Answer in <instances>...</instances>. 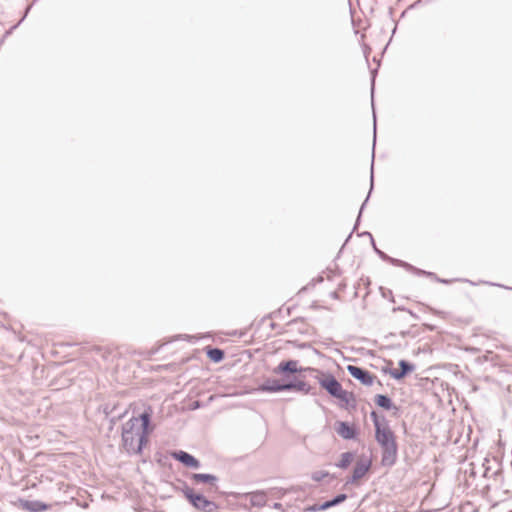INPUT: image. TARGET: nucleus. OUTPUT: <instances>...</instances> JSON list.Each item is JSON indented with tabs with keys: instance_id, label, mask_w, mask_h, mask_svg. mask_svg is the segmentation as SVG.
<instances>
[{
	"instance_id": "58836bf2",
	"label": "nucleus",
	"mask_w": 512,
	"mask_h": 512,
	"mask_svg": "<svg viewBox=\"0 0 512 512\" xmlns=\"http://www.w3.org/2000/svg\"><path fill=\"white\" fill-rule=\"evenodd\" d=\"M341 275V269L336 266V270L335 271H332L331 269H327V278L329 280H331L334 276H339Z\"/></svg>"
},
{
	"instance_id": "c85d7f7f",
	"label": "nucleus",
	"mask_w": 512,
	"mask_h": 512,
	"mask_svg": "<svg viewBox=\"0 0 512 512\" xmlns=\"http://www.w3.org/2000/svg\"><path fill=\"white\" fill-rule=\"evenodd\" d=\"M268 492V496H272L274 498H277V499H281L285 494H286V491L285 489L283 488H271L269 490H266Z\"/></svg>"
},
{
	"instance_id": "39448f33",
	"label": "nucleus",
	"mask_w": 512,
	"mask_h": 512,
	"mask_svg": "<svg viewBox=\"0 0 512 512\" xmlns=\"http://www.w3.org/2000/svg\"><path fill=\"white\" fill-rule=\"evenodd\" d=\"M320 388L324 390L331 398L343 387L335 375L329 370H322L319 375H314Z\"/></svg>"
},
{
	"instance_id": "4c0bfd02",
	"label": "nucleus",
	"mask_w": 512,
	"mask_h": 512,
	"mask_svg": "<svg viewBox=\"0 0 512 512\" xmlns=\"http://www.w3.org/2000/svg\"><path fill=\"white\" fill-rule=\"evenodd\" d=\"M361 46H362V50H363L364 57H365L366 61L368 62V57H369V55L371 54L372 49H371V47H370L368 44H366L365 42H362Z\"/></svg>"
},
{
	"instance_id": "49530a36",
	"label": "nucleus",
	"mask_w": 512,
	"mask_h": 512,
	"mask_svg": "<svg viewBox=\"0 0 512 512\" xmlns=\"http://www.w3.org/2000/svg\"><path fill=\"white\" fill-rule=\"evenodd\" d=\"M423 327L425 330L430 331V332L436 331V329H437L436 325L430 324V323H424Z\"/></svg>"
},
{
	"instance_id": "13d9d810",
	"label": "nucleus",
	"mask_w": 512,
	"mask_h": 512,
	"mask_svg": "<svg viewBox=\"0 0 512 512\" xmlns=\"http://www.w3.org/2000/svg\"><path fill=\"white\" fill-rule=\"evenodd\" d=\"M295 306H289L286 308V316H290L294 310Z\"/></svg>"
},
{
	"instance_id": "37998d69",
	"label": "nucleus",
	"mask_w": 512,
	"mask_h": 512,
	"mask_svg": "<svg viewBox=\"0 0 512 512\" xmlns=\"http://www.w3.org/2000/svg\"><path fill=\"white\" fill-rule=\"evenodd\" d=\"M352 233H353V232H350V233H349V235L346 237V239H345V241H344L343 245L341 246V248H340V250H339V252H338V254H337V256H336V259H338V258L340 257V254L342 253V251H343L344 247H345V246L347 245V243L350 241V239H351V237H352Z\"/></svg>"
},
{
	"instance_id": "a19ab883",
	"label": "nucleus",
	"mask_w": 512,
	"mask_h": 512,
	"mask_svg": "<svg viewBox=\"0 0 512 512\" xmlns=\"http://www.w3.org/2000/svg\"><path fill=\"white\" fill-rule=\"evenodd\" d=\"M32 6H33V3L29 4V5L25 8V10H24V13H23L22 17L20 18V20H19L17 23H20V25H21V24L24 22V20H25V19H26V17L28 16V14H29V12H30V10H31Z\"/></svg>"
},
{
	"instance_id": "3c124183",
	"label": "nucleus",
	"mask_w": 512,
	"mask_h": 512,
	"mask_svg": "<svg viewBox=\"0 0 512 512\" xmlns=\"http://www.w3.org/2000/svg\"><path fill=\"white\" fill-rule=\"evenodd\" d=\"M115 411H116L115 406L113 408H111V410H108V407H105V409H104V413L106 414V416L112 415Z\"/></svg>"
},
{
	"instance_id": "0e129e2a",
	"label": "nucleus",
	"mask_w": 512,
	"mask_h": 512,
	"mask_svg": "<svg viewBox=\"0 0 512 512\" xmlns=\"http://www.w3.org/2000/svg\"><path fill=\"white\" fill-rule=\"evenodd\" d=\"M270 327H271V329H273V330H274V329H276V328L278 327V324H277V323H275V322H271V323H270Z\"/></svg>"
},
{
	"instance_id": "ea45409f",
	"label": "nucleus",
	"mask_w": 512,
	"mask_h": 512,
	"mask_svg": "<svg viewBox=\"0 0 512 512\" xmlns=\"http://www.w3.org/2000/svg\"><path fill=\"white\" fill-rule=\"evenodd\" d=\"M481 283L486 284V285H489V286H496V287H500V288H504V289H507V290H511V291H512V287H510V286H506V285H504V284L495 283V282H491V281H481Z\"/></svg>"
},
{
	"instance_id": "603ef678",
	"label": "nucleus",
	"mask_w": 512,
	"mask_h": 512,
	"mask_svg": "<svg viewBox=\"0 0 512 512\" xmlns=\"http://www.w3.org/2000/svg\"><path fill=\"white\" fill-rule=\"evenodd\" d=\"M391 370H395V369H394V368H391V367H388V366H384V367H382V369H381L382 373H384V374H389V375H390Z\"/></svg>"
},
{
	"instance_id": "1a4fd4ad",
	"label": "nucleus",
	"mask_w": 512,
	"mask_h": 512,
	"mask_svg": "<svg viewBox=\"0 0 512 512\" xmlns=\"http://www.w3.org/2000/svg\"><path fill=\"white\" fill-rule=\"evenodd\" d=\"M346 370L354 379L367 387L372 386L376 379V376L373 373L360 366L350 364L347 365Z\"/></svg>"
},
{
	"instance_id": "338daca9",
	"label": "nucleus",
	"mask_w": 512,
	"mask_h": 512,
	"mask_svg": "<svg viewBox=\"0 0 512 512\" xmlns=\"http://www.w3.org/2000/svg\"><path fill=\"white\" fill-rule=\"evenodd\" d=\"M160 350V347L152 349L151 354H156Z\"/></svg>"
},
{
	"instance_id": "e433bc0d",
	"label": "nucleus",
	"mask_w": 512,
	"mask_h": 512,
	"mask_svg": "<svg viewBox=\"0 0 512 512\" xmlns=\"http://www.w3.org/2000/svg\"><path fill=\"white\" fill-rule=\"evenodd\" d=\"M204 406H205L204 402H202L200 400H195L189 404V410H191V411L198 410V409L203 408Z\"/></svg>"
},
{
	"instance_id": "bb28decb",
	"label": "nucleus",
	"mask_w": 512,
	"mask_h": 512,
	"mask_svg": "<svg viewBox=\"0 0 512 512\" xmlns=\"http://www.w3.org/2000/svg\"><path fill=\"white\" fill-rule=\"evenodd\" d=\"M170 451L168 453H163L161 451H157L154 454V461L161 467H171L172 463L170 461Z\"/></svg>"
},
{
	"instance_id": "4be33fe9",
	"label": "nucleus",
	"mask_w": 512,
	"mask_h": 512,
	"mask_svg": "<svg viewBox=\"0 0 512 512\" xmlns=\"http://www.w3.org/2000/svg\"><path fill=\"white\" fill-rule=\"evenodd\" d=\"M203 351L206 357L213 363L218 364L225 359V351L219 347L208 345L203 348Z\"/></svg>"
},
{
	"instance_id": "bf43d9fd",
	"label": "nucleus",
	"mask_w": 512,
	"mask_h": 512,
	"mask_svg": "<svg viewBox=\"0 0 512 512\" xmlns=\"http://www.w3.org/2000/svg\"><path fill=\"white\" fill-rule=\"evenodd\" d=\"M314 354L320 356V357H324V354L322 352H320L319 350H317L316 348L312 347L310 348Z\"/></svg>"
},
{
	"instance_id": "c756f323",
	"label": "nucleus",
	"mask_w": 512,
	"mask_h": 512,
	"mask_svg": "<svg viewBox=\"0 0 512 512\" xmlns=\"http://www.w3.org/2000/svg\"><path fill=\"white\" fill-rule=\"evenodd\" d=\"M454 281H460V282H468L470 283L471 285H476V283L472 282L471 280H468V279H461V278H457V279H447V278H441L439 277L437 279V283H441V284H445V285H448V284H451L452 282Z\"/></svg>"
},
{
	"instance_id": "7c9ffc66",
	"label": "nucleus",
	"mask_w": 512,
	"mask_h": 512,
	"mask_svg": "<svg viewBox=\"0 0 512 512\" xmlns=\"http://www.w3.org/2000/svg\"><path fill=\"white\" fill-rule=\"evenodd\" d=\"M273 318H283V307H280V308L276 309L275 311H272V312L266 314L262 318V321H264L266 319H273Z\"/></svg>"
},
{
	"instance_id": "cd10ccee",
	"label": "nucleus",
	"mask_w": 512,
	"mask_h": 512,
	"mask_svg": "<svg viewBox=\"0 0 512 512\" xmlns=\"http://www.w3.org/2000/svg\"><path fill=\"white\" fill-rule=\"evenodd\" d=\"M172 488L176 492H181L184 497H185L187 488L193 489L192 487L189 486V484L186 481L179 479V478L176 479V483L172 484Z\"/></svg>"
},
{
	"instance_id": "9b49d317",
	"label": "nucleus",
	"mask_w": 512,
	"mask_h": 512,
	"mask_svg": "<svg viewBox=\"0 0 512 512\" xmlns=\"http://www.w3.org/2000/svg\"><path fill=\"white\" fill-rule=\"evenodd\" d=\"M170 456L189 469H200L202 466L197 457L184 450H170Z\"/></svg>"
},
{
	"instance_id": "6e6552de",
	"label": "nucleus",
	"mask_w": 512,
	"mask_h": 512,
	"mask_svg": "<svg viewBox=\"0 0 512 512\" xmlns=\"http://www.w3.org/2000/svg\"><path fill=\"white\" fill-rule=\"evenodd\" d=\"M190 481L195 484H205L209 486L208 491L218 493L220 495H225V492L219 490V486L217 485L219 478L215 474L211 473H191L189 475Z\"/></svg>"
},
{
	"instance_id": "6ab92c4d",
	"label": "nucleus",
	"mask_w": 512,
	"mask_h": 512,
	"mask_svg": "<svg viewBox=\"0 0 512 512\" xmlns=\"http://www.w3.org/2000/svg\"><path fill=\"white\" fill-rule=\"evenodd\" d=\"M373 401L378 408L385 411H392L394 416H399L400 407L394 403L388 394H376Z\"/></svg>"
},
{
	"instance_id": "c03bdc74",
	"label": "nucleus",
	"mask_w": 512,
	"mask_h": 512,
	"mask_svg": "<svg viewBox=\"0 0 512 512\" xmlns=\"http://www.w3.org/2000/svg\"><path fill=\"white\" fill-rule=\"evenodd\" d=\"M305 321H306V318H305V317H301V316H300V317H296V318H294V319L290 320V321L287 323V325L291 326V325H294V324H296V323H298V322H302V323H304Z\"/></svg>"
},
{
	"instance_id": "774afa93",
	"label": "nucleus",
	"mask_w": 512,
	"mask_h": 512,
	"mask_svg": "<svg viewBox=\"0 0 512 512\" xmlns=\"http://www.w3.org/2000/svg\"><path fill=\"white\" fill-rule=\"evenodd\" d=\"M181 337H183L184 339H190L191 338V336L188 335V334L181 335Z\"/></svg>"
},
{
	"instance_id": "052dcab7",
	"label": "nucleus",
	"mask_w": 512,
	"mask_h": 512,
	"mask_svg": "<svg viewBox=\"0 0 512 512\" xmlns=\"http://www.w3.org/2000/svg\"><path fill=\"white\" fill-rule=\"evenodd\" d=\"M411 315V317H413L415 320H418L420 317L418 314H416L414 311H412L411 309H409V311L407 312Z\"/></svg>"
},
{
	"instance_id": "aec40b11",
	"label": "nucleus",
	"mask_w": 512,
	"mask_h": 512,
	"mask_svg": "<svg viewBox=\"0 0 512 512\" xmlns=\"http://www.w3.org/2000/svg\"><path fill=\"white\" fill-rule=\"evenodd\" d=\"M374 157H375L374 149H372V160H371V167H370V188H369V191H368V194H367L366 198L364 199V201L362 202V204H361V206L359 208L358 215H357L355 224H354L353 229H352L351 232H354L359 227V225L361 223L363 211L366 208V205H367V203H368V201L370 199L371 193H372V191L374 189Z\"/></svg>"
},
{
	"instance_id": "f8f14e48",
	"label": "nucleus",
	"mask_w": 512,
	"mask_h": 512,
	"mask_svg": "<svg viewBox=\"0 0 512 512\" xmlns=\"http://www.w3.org/2000/svg\"><path fill=\"white\" fill-rule=\"evenodd\" d=\"M334 429L344 440H357L360 435L359 428L348 421H336Z\"/></svg>"
},
{
	"instance_id": "c9c22d12",
	"label": "nucleus",
	"mask_w": 512,
	"mask_h": 512,
	"mask_svg": "<svg viewBox=\"0 0 512 512\" xmlns=\"http://www.w3.org/2000/svg\"><path fill=\"white\" fill-rule=\"evenodd\" d=\"M321 369L314 368V367H303L302 366V373H309L311 376L314 377V375H319V372H321Z\"/></svg>"
},
{
	"instance_id": "473e14b6",
	"label": "nucleus",
	"mask_w": 512,
	"mask_h": 512,
	"mask_svg": "<svg viewBox=\"0 0 512 512\" xmlns=\"http://www.w3.org/2000/svg\"><path fill=\"white\" fill-rule=\"evenodd\" d=\"M288 343L298 349H310L311 348L310 342H299L298 340H291V341H288Z\"/></svg>"
},
{
	"instance_id": "69168bd1",
	"label": "nucleus",
	"mask_w": 512,
	"mask_h": 512,
	"mask_svg": "<svg viewBox=\"0 0 512 512\" xmlns=\"http://www.w3.org/2000/svg\"><path fill=\"white\" fill-rule=\"evenodd\" d=\"M396 334L395 333H389L385 338L388 339V338H392V337H395Z\"/></svg>"
},
{
	"instance_id": "ddd939ff",
	"label": "nucleus",
	"mask_w": 512,
	"mask_h": 512,
	"mask_svg": "<svg viewBox=\"0 0 512 512\" xmlns=\"http://www.w3.org/2000/svg\"><path fill=\"white\" fill-rule=\"evenodd\" d=\"M254 392L257 393H280L286 392V381L278 380L276 378L269 377L264 382L259 384Z\"/></svg>"
},
{
	"instance_id": "412c9836",
	"label": "nucleus",
	"mask_w": 512,
	"mask_h": 512,
	"mask_svg": "<svg viewBox=\"0 0 512 512\" xmlns=\"http://www.w3.org/2000/svg\"><path fill=\"white\" fill-rule=\"evenodd\" d=\"M370 244H371V247H372L373 251L375 252V254L382 261H384L390 265L396 266V267H401V268L403 267V264L405 261L398 259V258L391 257L387 253H385L384 251L379 249V247H377V245H376L375 239H372V242Z\"/></svg>"
},
{
	"instance_id": "f3484780",
	"label": "nucleus",
	"mask_w": 512,
	"mask_h": 512,
	"mask_svg": "<svg viewBox=\"0 0 512 512\" xmlns=\"http://www.w3.org/2000/svg\"><path fill=\"white\" fill-rule=\"evenodd\" d=\"M380 63L377 62V66L373 69H370V94H371V106H372V113H373V148H375L376 144V131H377V118H376V111H375V103H374V94H375V81L376 76L378 74Z\"/></svg>"
},
{
	"instance_id": "b1692460",
	"label": "nucleus",
	"mask_w": 512,
	"mask_h": 512,
	"mask_svg": "<svg viewBox=\"0 0 512 512\" xmlns=\"http://www.w3.org/2000/svg\"><path fill=\"white\" fill-rule=\"evenodd\" d=\"M403 269H405L406 271L416 275V276H420V277H426V278H430L432 280H434L435 282L437 281V279L439 278V276L434 273V272H431V271H426V270H423L421 268H418L408 262H404L403 264Z\"/></svg>"
},
{
	"instance_id": "f704fd0d",
	"label": "nucleus",
	"mask_w": 512,
	"mask_h": 512,
	"mask_svg": "<svg viewBox=\"0 0 512 512\" xmlns=\"http://www.w3.org/2000/svg\"><path fill=\"white\" fill-rule=\"evenodd\" d=\"M126 414L127 410H124L123 412H119L117 414L113 413L112 415H110V423L114 425L118 420H121Z\"/></svg>"
},
{
	"instance_id": "a211bd4d",
	"label": "nucleus",
	"mask_w": 512,
	"mask_h": 512,
	"mask_svg": "<svg viewBox=\"0 0 512 512\" xmlns=\"http://www.w3.org/2000/svg\"><path fill=\"white\" fill-rule=\"evenodd\" d=\"M18 506L27 512H44L50 508V504L41 500H30L24 498H18Z\"/></svg>"
},
{
	"instance_id": "72a5a7b5",
	"label": "nucleus",
	"mask_w": 512,
	"mask_h": 512,
	"mask_svg": "<svg viewBox=\"0 0 512 512\" xmlns=\"http://www.w3.org/2000/svg\"><path fill=\"white\" fill-rule=\"evenodd\" d=\"M380 293L383 298H388L390 302H395V298L393 296V293L390 289L380 287Z\"/></svg>"
},
{
	"instance_id": "dca6fc26",
	"label": "nucleus",
	"mask_w": 512,
	"mask_h": 512,
	"mask_svg": "<svg viewBox=\"0 0 512 512\" xmlns=\"http://www.w3.org/2000/svg\"><path fill=\"white\" fill-rule=\"evenodd\" d=\"M416 369V365L406 359H400L398 361V369L391 370L390 377L396 381H401L411 373H413Z\"/></svg>"
},
{
	"instance_id": "de8ad7c7",
	"label": "nucleus",
	"mask_w": 512,
	"mask_h": 512,
	"mask_svg": "<svg viewBox=\"0 0 512 512\" xmlns=\"http://www.w3.org/2000/svg\"><path fill=\"white\" fill-rule=\"evenodd\" d=\"M393 312H398V311H405V312H408L409 311V308L405 307V306H396L392 309Z\"/></svg>"
},
{
	"instance_id": "5fc2aeb1",
	"label": "nucleus",
	"mask_w": 512,
	"mask_h": 512,
	"mask_svg": "<svg viewBox=\"0 0 512 512\" xmlns=\"http://www.w3.org/2000/svg\"><path fill=\"white\" fill-rule=\"evenodd\" d=\"M410 334H411L410 330H402V331L400 332V336H401L402 338H406V337L410 336Z\"/></svg>"
},
{
	"instance_id": "a878e982",
	"label": "nucleus",
	"mask_w": 512,
	"mask_h": 512,
	"mask_svg": "<svg viewBox=\"0 0 512 512\" xmlns=\"http://www.w3.org/2000/svg\"><path fill=\"white\" fill-rule=\"evenodd\" d=\"M310 478L315 482H321L325 478H328L327 483L329 484L331 481L337 478V475L326 470H316L311 473Z\"/></svg>"
},
{
	"instance_id": "2eb2a0df",
	"label": "nucleus",
	"mask_w": 512,
	"mask_h": 512,
	"mask_svg": "<svg viewBox=\"0 0 512 512\" xmlns=\"http://www.w3.org/2000/svg\"><path fill=\"white\" fill-rule=\"evenodd\" d=\"M381 465L383 467H392L398 459V443L381 446Z\"/></svg>"
},
{
	"instance_id": "20e7f679",
	"label": "nucleus",
	"mask_w": 512,
	"mask_h": 512,
	"mask_svg": "<svg viewBox=\"0 0 512 512\" xmlns=\"http://www.w3.org/2000/svg\"><path fill=\"white\" fill-rule=\"evenodd\" d=\"M371 466L372 460L370 458L363 456L361 459L357 460L350 475L345 479L343 489L347 488L349 485H358V481L369 474Z\"/></svg>"
},
{
	"instance_id": "5701e85b",
	"label": "nucleus",
	"mask_w": 512,
	"mask_h": 512,
	"mask_svg": "<svg viewBox=\"0 0 512 512\" xmlns=\"http://www.w3.org/2000/svg\"><path fill=\"white\" fill-rule=\"evenodd\" d=\"M356 451H346L340 454L339 459L334 463V466L341 469L347 470L356 458Z\"/></svg>"
},
{
	"instance_id": "a18cd8bd",
	"label": "nucleus",
	"mask_w": 512,
	"mask_h": 512,
	"mask_svg": "<svg viewBox=\"0 0 512 512\" xmlns=\"http://www.w3.org/2000/svg\"><path fill=\"white\" fill-rule=\"evenodd\" d=\"M358 237H369L370 243L372 242V239H374L373 235L369 231H362L357 233Z\"/></svg>"
},
{
	"instance_id": "4468645a",
	"label": "nucleus",
	"mask_w": 512,
	"mask_h": 512,
	"mask_svg": "<svg viewBox=\"0 0 512 512\" xmlns=\"http://www.w3.org/2000/svg\"><path fill=\"white\" fill-rule=\"evenodd\" d=\"M337 400V404L344 410H355L357 408V399L353 392L344 389L343 387L333 397Z\"/></svg>"
},
{
	"instance_id": "8fccbe9b",
	"label": "nucleus",
	"mask_w": 512,
	"mask_h": 512,
	"mask_svg": "<svg viewBox=\"0 0 512 512\" xmlns=\"http://www.w3.org/2000/svg\"><path fill=\"white\" fill-rule=\"evenodd\" d=\"M329 296L332 299H334V300H339L340 299L339 291L338 290L330 292Z\"/></svg>"
},
{
	"instance_id": "e2e57ef3",
	"label": "nucleus",
	"mask_w": 512,
	"mask_h": 512,
	"mask_svg": "<svg viewBox=\"0 0 512 512\" xmlns=\"http://www.w3.org/2000/svg\"><path fill=\"white\" fill-rule=\"evenodd\" d=\"M314 281L321 283L323 282V277L321 275L317 276V278L314 279Z\"/></svg>"
},
{
	"instance_id": "f03ea898",
	"label": "nucleus",
	"mask_w": 512,
	"mask_h": 512,
	"mask_svg": "<svg viewBox=\"0 0 512 512\" xmlns=\"http://www.w3.org/2000/svg\"><path fill=\"white\" fill-rule=\"evenodd\" d=\"M370 418L374 425L375 440L380 447L397 442L396 435L384 415H379L376 411L372 410Z\"/></svg>"
},
{
	"instance_id": "423d86ee",
	"label": "nucleus",
	"mask_w": 512,
	"mask_h": 512,
	"mask_svg": "<svg viewBox=\"0 0 512 512\" xmlns=\"http://www.w3.org/2000/svg\"><path fill=\"white\" fill-rule=\"evenodd\" d=\"M286 392H295L300 393L302 395H312L317 396L318 392L314 386L309 384L304 378L300 375L293 376L291 379H287L286 381Z\"/></svg>"
},
{
	"instance_id": "f257e3e1",
	"label": "nucleus",
	"mask_w": 512,
	"mask_h": 512,
	"mask_svg": "<svg viewBox=\"0 0 512 512\" xmlns=\"http://www.w3.org/2000/svg\"><path fill=\"white\" fill-rule=\"evenodd\" d=\"M153 409L150 405L122 425L121 446L128 456L142 455L154 432Z\"/></svg>"
},
{
	"instance_id": "7ed1b4c3",
	"label": "nucleus",
	"mask_w": 512,
	"mask_h": 512,
	"mask_svg": "<svg viewBox=\"0 0 512 512\" xmlns=\"http://www.w3.org/2000/svg\"><path fill=\"white\" fill-rule=\"evenodd\" d=\"M185 500L198 512H218L220 506L210 500L203 492L195 489H188L185 493Z\"/></svg>"
},
{
	"instance_id": "9d476101",
	"label": "nucleus",
	"mask_w": 512,
	"mask_h": 512,
	"mask_svg": "<svg viewBox=\"0 0 512 512\" xmlns=\"http://www.w3.org/2000/svg\"><path fill=\"white\" fill-rule=\"evenodd\" d=\"M348 498L346 493H338L333 496L331 499H328L322 503L307 505L303 508V512H318L330 509L332 507L338 506L345 502Z\"/></svg>"
},
{
	"instance_id": "09e8293b",
	"label": "nucleus",
	"mask_w": 512,
	"mask_h": 512,
	"mask_svg": "<svg viewBox=\"0 0 512 512\" xmlns=\"http://www.w3.org/2000/svg\"><path fill=\"white\" fill-rule=\"evenodd\" d=\"M347 287V283L345 280H342L339 284H338V291H344Z\"/></svg>"
},
{
	"instance_id": "4d7b16f0",
	"label": "nucleus",
	"mask_w": 512,
	"mask_h": 512,
	"mask_svg": "<svg viewBox=\"0 0 512 512\" xmlns=\"http://www.w3.org/2000/svg\"><path fill=\"white\" fill-rule=\"evenodd\" d=\"M502 475V469L499 468L496 471L493 472L492 476L496 479L498 476Z\"/></svg>"
},
{
	"instance_id": "2f4dec72",
	"label": "nucleus",
	"mask_w": 512,
	"mask_h": 512,
	"mask_svg": "<svg viewBox=\"0 0 512 512\" xmlns=\"http://www.w3.org/2000/svg\"><path fill=\"white\" fill-rule=\"evenodd\" d=\"M20 26V23H16L14 25H12L8 30H6L2 36V38L0 39V47L3 45V43L5 42V40L10 36L12 35V33Z\"/></svg>"
},
{
	"instance_id": "79ce46f5",
	"label": "nucleus",
	"mask_w": 512,
	"mask_h": 512,
	"mask_svg": "<svg viewBox=\"0 0 512 512\" xmlns=\"http://www.w3.org/2000/svg\"><path fill=\"white\" fill-rule=\"evenodd\" d=\"M247 334V329L245 330H233L232 332L228 333L229 336H239L243 337Z\"/></svg>"
},
{
	"instance_id": "393cba45",
	"label": "nucleus",
	"mask_w": 512,
	"mask_h": 512,
	"mask_svg": "<svg viewBox=\"0 0 512 512\" xmlns=\"http://www.w3.org/2000/svg\"><path fill=\"white\" fill-rule=\"evenodd\" d=\"M268 492L265 490H257L250 493V504L254 507H263L267 504Z\"/></svg>"
},
{
	"instance_id": "0eeeda50",
	"label": "nucleus",
	"mask_w": 512,
	"mask_h": 512,
	"mask_svg": "<svg viewBox=\"0 0 512 512\" xmlns=\"http://www.w3.org/2000/svg\"><path fill=\"white\" fill-rule=\"evenodd\" d=\"M273 373L281 375L283 380L291 379L293 376L302 374V366L299 365V361L295 359L282 360L274 369Z\"/></svg>"
},
{
	"instance_id": "680f3d73",
	"label": "nucleus",
	"mask_w": 512,
	"mask_h": 512,
	"mask_svg": "<svg viewBox=\"0 0 512 512\" xmlns=\"http://www.w3.org/2000/svg\"><path fill=\"white\" fill-rule=\"evenodd\" d=\"M484 467H485V470H484L483 476L484 477H488V473L490 471V467H486L485 465H484Z\"/></svg>"
},
{
	"instance_id": "864d4df0",
	"label": "nucleus",
	"mask_w": 512,
	"mask_h": 512,
	"mask_svg": "<svg viewBox=\"0 0 512 512\" xmlns=\"http://www.w3.org/2000/svg\"><path fill=\"white\" fill-rule=\"evenodd\" d=\"M310 308L313 309V310H318L321 308V306L318 304L317 301H313L310 305Z\"/></svg>"
},
{
	"instance_id": "6e6d98bb",
	"label": "nucleus",
	"mask_w": 512,
	"mask_h": 512,
	"mask_svg": "<svg viewBox=\"0 0 512 512\" xmlns=\"http://www.w3.org/2000/svg\"><path fill=\"white\" fill-rule=\"evenodd\" d=\"M272 507L276 510H281L283 512V506L279 502H275Z\"/></svg>"
}]
</instances>
